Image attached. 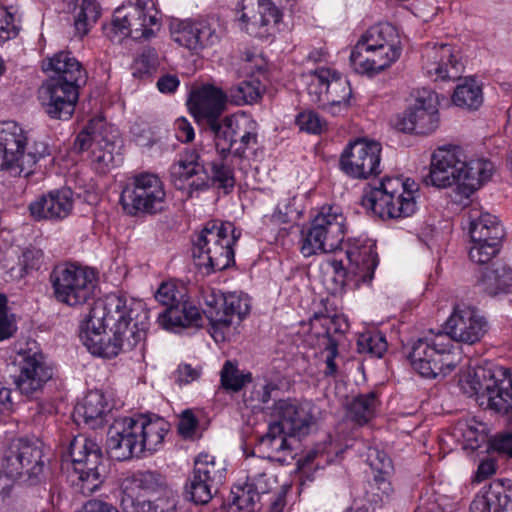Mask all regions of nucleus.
Segmentation results:
<instances>
[{
  "label": "nucleus",
  "mask_w": 512,
  "mask_h": 512,
  "mask_svg": "<svg viewBox=\"0 0 512 512\" xmlns=\"http://www.w3.org/2000/svg\"><path fill=\"white\" fill-rule=\"evenodd\" d=\"M142 312L138 305L127 308L116 294L96 300L80 325V339L88 351L103 358H113L139 346L143 337L142 327L123 338L124 317Z\"/></svg>",
  "instance_id": "f257e3e1"
},
{
  "label": "nucleus",
  "mask_w": 512,
  "mask_h": 512,
  "mask_svg": "<svg viewBox=\"0 0 512 512\" xmlns=\"http://www.w3.org/2000/svg\"><path fill=\"white\" fill-rule=\"evenodd\" d=\"M493 169L488 160L467 161L460 147L443 145L432 153L430 169L423 180L426 185L438 188L456 185L457 192L468 198L492 176Z\"/></svg>",
  "instance_id": "f03ea898"
},
{
  "label": "nucleus",
  "mask_w": 512,
  "mask_h": 512,
  "mask_svg": "<svg viewBox=\"0 0 512 512\" xmlns=\"http://www.w3.org/2000/svg\"><path fill=\"white\" fill-rule=\"evenodd\" d=\"M168 432L167 422L156 415L138 414L114 421L108 431L107 451L112 459L125 461L144 452H155Z\"/></svg>",
  "instance_id": "7ed1b4c3"
},
{
  "label": "nucleus",
  "mask_w": 512,
  "mask_h": 512,
  "mask_svg": "<svg viewBox=\"0 0 512 512\" xmlns=\"http://www.w3.org/2000/svg\"><path fill=\"white\" fill-rule=\"evenodd\" d=\"M170 174L175 186L182 189L186 182L189 187L200 190L211 182L225 193L235 186L234 171L225 158L213 160L209 169L196 149H186L171 166Z\"/></svg>",
  "instance_id": "20e7f679"
},
{
  "label": "nucleus",
  "mask_w": 512,
  "mask_h": 512,
  "mask_svg": "<svg viewBox=\"0 0 512 512\" xmlns=\"http://www.w3.org/2000/svg\"><path fill=\"white\" fill-rule=\"evenodd\" d=\"M417 193L414 181L386 177L378 186L364 189L362 205L381 219L406 218L417 209Z\"/></svg>",
  "instance_id": "39448f33"
},
{
  "label": "nucleus",
  "mask_w": 512,
  "mask_h": 512,
  "mask_svg": "<svg viewBox=\"0 0 512 512\" xmlns=\"http://www.w3.org/2000/svg\"><path fill=\"white\" fill-rule=\"evenodd\" d=\"M240 234L230 222L209 221L194 241L192 255L196 266L206 273L228 268L234 263L233 245Z\"/></svg>",
  "instance_id": "423d86ee"
},
{
  "label": "nucleus",
  "mask_w": 512,
  "mask_h": 512,
  "mask_svg": "<svg viewBox=\"0 0 512 512\" xmlns=\"http://www.w3.org/2000/svg\"><path fill=\"white\" fill-rule=\"evenodd\" d=\"M27 132L15 121L0 122V170L28 177L41 158L50 155L49 146L35 141L26 152Z\"/></svg>",
  "instance_id": "0eeeda50"
},
{
  "label": "nucleus",
  "mask_w": 512,
  "mask_h": 512,
  "mask_svg": "<svg viewBox=\"0 0 512 512\" xmlns=\"http://www.w3.org/2000/svg\"><path fill=\"white\" fill-rule=\"evenodd\" d=\"M73 463L70 480L76 491L89 496L103 484L108 470L99 444L84 435H77L69 443Z\"/></svg>",
  "instance_id": "6e6552de"
},
{
  "label": "nucleus",
  "mask_w": 512,
  "mask_h": 512,
  "mask_svg": "<svg viewBox=\"0 0 512 512\" xmlns=\"http://www.w3.org/2000/svg\"><path fill=\"white\" fill-rule=\"evenodd\" d=\"M452 347L446 334L430 331L411 342L408 359L413 369L424 378L445 377L458 363L457 355L451 351Z\"/></svg>",
  "instance_id": "1a4fd4ad"
},
{
  "label": "nucleus",
  "mask_w": 512,
  "mask_h": 512,
  "mask_svg": "<svg viewBox=\"0 0 512 512\" xmlns=\"http://www.w3.org/2000/svg\"><path fill=\"white\" fill-rule=\"evenodd\" d=\"M120 203L131 216L161 213L166 206V191L161 178L154 173L133 175L121 192Z\"/></svg>",
  "instance_id": "9d476101"
},
{
  "label": "nucleus",
  "mask_w": 512,
  "mask_h": 512,
  "mask_svg": "<svg viewBox=\"0 0 512 512\" xmlns=\"http://www.w3.org/2000/svg\"><path fill=\"white\" fill-rule=\"evenodd\" d=\"M346 233V217L336 206H323L313 219L301 244V253L310 257L340 248Z\"/></svg>",
  "instance_id": "9b49d317"
},
{
  "label": "nucleus",
  "mask_w": 512,
  "mask_h": 512,
  "mask_svg": "<svg viewBox=\"0 0 512 512\" xmlns=\"http://www.w3.org/2000/svg\"><path fill=\"white\" fill-rule=\"evenodd\" d=\"M49 281L56 300L68 306L85 303L92 297L96 286L92 270L67 263L56 265Z\"/></svg>",
  "instance_id": "f8f14e48"
},
{
  "label": "nucleus",
  "mask_w": 512,
  "mask_h": 512,
  "mask_svg": "<svg viewBox=\"0 0 512 512\" xmlns=\"http://www.w3.org/2000/svg\"><path fill=\"white\" fill-rule=\"evenodd\" d=\"M211 134L221 155L233 150L235 155L241 157L246 149L257 145L258 124L246 113L233 114L222 118Z\"/></svg>",
  "instance_id": "ddd939ff"
},
{
  "label": "nucleus",
  "mask_w": 512,
  "mask_h": 512,
  "mask_svg": "<svg viewBox=\"0 0 512 512\" xmlns=\"http://www.w3.org/2000/svg\"><path fill=\"white\" fill-rule=\"evenodd\" d=\"M118 137V131L104 121L91 120L76 136L72 149L75 153L92 149V162L96 169L104 172L113 165Z\"/></svg>",
  "instance_id": "4468645a"
},
{
  "label": "nucleus",
  "mask_w": 512,
  "mask_h": 512,
  "mask_svg": "<svg viewBox=\"0 0 512 512\" xmlns=\"http://www.w3.org/2000/svg\"><path fill=\"white\" fill-rule=\"evenodd\" d=\"M308 92L313 102L333 115L347 109L352 95L349 81L327 68L314 71Z\"/></svg>",
  "instance_id": "2eb2a0df"
},
{
  "label": "nucleus",
  "mask_w": 512,
  "mask_h": 512,
  "mask_svg": "<svg viewBox=\"0 0 512 512\" xmlns=\"http://www.w3.org/2000/svg\"><path fill=\"white\" fill-rule=\"evenodd\" d=\"M42 456L41 446L37 442L25 438L16 439L5 454V474L11 479L26 476L31 484H35L44 469Z\"/></svg>",
  "instance_id": "dca6fc26"
},
{
  "label": "nucleus",
  "mask_w": 512,
  "mask_h": 512,
  "mask_svg": "<svg viewBox=\"0 0 512 512\" xmlns=\"http://www.w3.org/2000/svg\"><path fill=\"white\" fill-rule=\"evenodd\" d=\"M381 144L376 141L357 139L343 151L340 167L355 179H367L381 173Z\"/></svg>",
  "instance_id": "f3484780"
},
{
  "label": "nucleus",
  "mask_w": 512,
  "mask_h": 512,
  "mask_svg": "<svg viewBox=\"0 0 512 512\" xmlns=\"http://www.w3.org/2000/svg\"><path fill=\"white\" fill-rule=\"evenodd\" d=\"M171 36L180 46L198 52L219 43L222 27L214 16L185 20L172 25Z\"/></svg>",
  "instance_id": "a211bd4d"
},
{
  "label": "nucleus",
  "mask_w": 512,
  "mask_h": 512,
  "mask_svg": "<svg viewBox=\"0 0 512 512\" xmlns=\"http://www.w3.org/2000/svg\"><path fill=\"white\" fill-rule=\"evenodd\" d=\"M349 260V269L345 270L342 261L329 260L327 266L331 272L338 276L340 286L359 287L361 283H368L374 276L377 266V253L372 246L352 247L346 252Z\"/></svg>",
  "instance_id": "6ab92c4d"
},
{
  "label": "nucleus",
  "mask_w": 512,
  "mask_h": 512,
  "mask_svg": "<svg viewBox=\"0 0 512 512\" xmlns=\"http://www.w3.org/2000/svg\"><path fill=\"white\" fill-rule=\"evenodd\" d=\"M437 95L429 90L418 91L414 104L395 122L397 130L405 133L429 134L438 125Z\"/></svg>",
  "instance_id": "aec40b11"
},
{
  "label": "nucleus",
  "mask_w": 512,
  "mask_h": 512,
  "mask_svg": "<svg viewBox=\"0 0 512 512\" xmlns=\"http://www.w3.org/2000/svg\"><path fill=\"white\" fill-rule=\"evenodd\" d=\"M488 322L479 311L466 304H458L445 322V332L450 342L456 341L473 345L488 331Z\"/></svg>",
  "instance_id": "412c9836"
},
{
  "label": "nucleus",
  "mask_w": 512,
  "mask_h": 512,
  "mask_svg": "<svg viewBox=\"0 0 512 512\" xmlns=\"http://www.w3.org/2000/svg\"><path fill=\"white\" fill-rule=\"evenodd\" d=\"M103 31L113 42H121L129 35L134 38H149L154 34L151 28H147V15L145 7L140 5V0L131 1L127 6L117 8L111 22L103 26Z\"/></svg>",
  "instance_id": "4be33fe9"
},
{
  "label": "nucleus",
  "mask_w": 512,
  "mask_h": 512,
  "mask_svg": "<svg viewBox=\"0 0 512 512\" xmlns=\"http://www.w3.org/2000/svg\"><path fill=\"white\" fill-rule=\"evenodd\" d=\"M228 95L214 85H203L190 93L189 109L196 122L211 132L222 120Z\"/></svg>",
  "instance_id": "5701e85b"
},
{
  "label": "nucleus",
  "mask_w": 512,
  "mask_h": 512,
  "mask_svg": "<svg viewBox=\"0 0 512 512\" xmlns=\"http://www.w3.org/2000/svg\"><path fill=\"white\" fill-rule=\"evenodd\" d=\"M269 409L272 422L293 437L306 436L315 424L312 406L309 403L300 404L289 398L280 399Z\"/></svg>",
  "instance_id": "b1692460"
},
{
  "label": "nucleus",
  "mask_w": 512,
  "mask_h": 512,
  "mask_svg": "<svg viewBox=\"0 0 512 512\" xmlns=\"http://www.w3.org/2000/svg\"><path fill=\"white\" fill-rule=\"evenodd\" d=\"M81 86L59 79H48L39 91L46 114L53 119H69L74 113Z\"/></svg>",
  "instance_id": "393cba45"
},
{
  "label": "nucleus",
  "mask_w": 512,
  "mask_h": 512,
  "mask_svg": "<svg viewBox=\"0 0 512 512\" xmlns=\"http://www.w3.org/2000/svg\"><path fill=\"white\" fill-rule=\"evenodd\" d=\"M166 486L164 477L155 471H138L125 479L121 506L124 512H156L151 501L135 499L132 492L139 489L145 493H157Z\"/></svg>",
  "instance_id": "a878e982"
},
{
  "label": "nucleus",
  "mask_w": 512,
  "mask_h": 512,
  "mask_svg": "<svg viewBox=\"0 0 512 512\" xmlns=\"http://www.w3.org/2000/svg\"><path fill=\"white\" fill-rule=\"evenodd\" d=\"M20 373L16 378L17 388L22 394L32 395L52 378V369L46 365L41 352L29 348L18 352Z\"/></svg>",
  "instance_id": "bb28decb"
},
{
  "label": "nucleus",
  "mask_w": 512,
  "mask_h": 512,
  "mask_svg": "<svg viewBox=\"0 0 512 512\" xmlns=\"http://www.w3.org/2000/svg\"><path fill=\"white\" fill-rule=\"evenodd\" d=\"M282 19V12L271 0H258L256 9L242 11L240 21L251 36L268 38L275 34Z\"/></svg>",
  "instance_id": "cd10ccee"
},
{
  "label": "nucleus",
  "mask_w": 512,
  "mask_h": 512,
  "mask_svg": "<svg viewBox=\"0 0 512 512\" xmlns=\"http://www.w3.org/2000/svg\"><path fill=\"white\" fill-rule=\"evenodd\" d=\"M425 69L435 80H457L463 72L458 54L447 44L433 45L426 49Z\"/></svg>",
  "instance_id": "c85d7f7f"
},
{
  "label": "nucleus",
  "mask_w": 512,
  "mask_h": 512,
  "mask_svg": "<svg viewBox=\"0 0 512 512\" xmlns=\"http://www.w3.org/2000/svg\"><path fill=\"white\" fill-rule=\"evenodd\" d=\"M71 189L50 191L29 205L31 216L35 220H61L67 217L73 206Z\"/></svg>",
  "instance_id": "c756f323"
},
{
  "label": "nucleus",
  "mask_w": 512,
  "mask_h": 512,
  "mask_svg": "<svg viewBox=\"0 0 512 512\" xmlns=\"http://www.w3.org/2000/svg\"><path fill=\"white\" fill-rule=\"evenodd\" d=\"M470 512H512V483L492 482L474 498Z\"/></svg>",
  "instance_id": "7c9ffc66"
},
{
  "label": "nucleus",
  "mask_w": 512,
  "mask_h": 512,
  "mask_svg": "<svg viewBox=\"0 0 512 512\" xmlns=\"http://www.w3.org/2000/svg\"><path fill=\"white\" fill-rule=\"evenodd\" d=\"M290 436L279 425L271 422L268 431L263 435L256 449L263 455L259 458L274 460L280 463H288L294 458V451Z\"/></svg>",
  "instance_id": "2f4dec72"
},
{
  "label": "nucleus",
  "mask_w": 512,
  "mask_h": 512,
  "mask_svg": "<svg viewBox=\"0 0 512 512\" xmlns=\"http://www.w3.org/2000/svg\"><path fill=\"white\" fill-rule=\"evenodd\" d=\"M43 70L53 73L49 79H59L78 85L86 83V71L71 52L61 51L43 62Z\"/></svg>",
  "instance_id": "473e14b6"
},
{
  "label": "nucleus",
  "mask_w": 512,
  "mask_h": 512,
  "mask_svg": "<svg viewBox=\"0 0 512 512\" xmlns=\"http://www.w3.org/2000/svg\"><path fill=\"white\" fill-rule=\"evenodd\" d=\"M380 39L375 46V61L373 74L388 68L400 56L401 41L397 29L390 24L377 25Z\"/></svg>",
  "instance_id": "72a5a7b5"
},
{
  "label": "nucleus",
  "mask_w": 512,
  "mask_h": 512,
  "mask_svg": "<svg viewBox=\"0 0 512 512\" xmlns=\"http://www.w3.org/2000/svg\"><path fill=\"white\" fill-rule=\"evenodd\" d=\"M381 40L377 25L369 28L357 42L350 55V63L357 73L373 75L375 46Z\"/></svg>",
  "instance_id": "f704fd0d"
},
{
  "label": "nucleus",
  "mask_w": 512,
  "mask_h": 512,
  "mask_svg": "<svg viewBox=\"0 0 512 512\" xmlns=\"http://www.w3.org/2000/svg\"><path fill=\"white\" fill-rule=\"evenodd\" d=\"M500 366H477L464 371L459 378V386L464 394L486 396L494 383L496 368Z\"/></svg>",
  "instance_id": "c9c22d12"
},
{
  "label": "nucleus",
  "mask_w": 512,
  "mask_h": 512,
  "mask_svg": "<svg viewBox=\"0 0 512 512\" xmlns=\"http://www.w3.org/2000/svg\"><path fill=\"white\" fill-rule=\"evenodd\" d=\"M200 321L201 313L199 309L187 301H177L158 316L160 326L166 330L199 326Z\"/></svg>",
  "instance_id": "e433bc0d"
},
{
  "label": "nucleus",
  "mask_w": 512,
  "mask_h": 512,
  "mask_svg": "<svg viewBox=\"0 0 512 512\" xmlns=\"http://www.w3.org/2000/svg\"><path fill=\"white\" fill-rule=\"evenodd\" d=\"M495 373L494 384L487 395L488 405L492 410L505 414L512 410V370L500 366Z\"/></svg>",
  "instance_id": "4c0bfd02"
},
{
  "label": "nucleus",
  "mask_w": 512,
  "mask_h": 512,
  "mask_svg": "<svg viewBox=\"0 0 512 512\" xmlns=\"http://www.w3.org/2000/svg\"><path fill=\"white\" fill-rule=\"evenodd\" d=\"M469 233L472 241H501L504 230L497 217L477 209L468 212Z\"/></svg>",
  "instance_id": "58836bf2"
},
{
  "label": "nucleus",
  "mask_w": 512,
  "mask_h": 512,
  "mask_svg": "<svg viewBox=\"0 0 512 512\" xmlns=\"http://www.w3.org/2000/svg\"><path fill=\"white\" fill-rule=\"evenodd\" d=\"M250 311V301L247 295L237 293H229L224 296L220 316L225 322H217L214 331L211 335L217 339L219 332L224 328H229L236 318L240 322Z\"/></svg>",
  "instance_id": "ea45409f"
},
{
  "label": "nucleus",
  "mask_w": 512,
  "mask_h": 512,
  "mask_svg": "<svg viewBox=\"0 0 512 512\" xmlns=\"http://www.w3.org/2000/svg\"><path fill=\"white\" fill-rule=\"evenodd\" d=\"M108 411V403L104 394L99 390L89 391L83 401L75 407V417L85 424L95 428L102 423V418Z\"/></svg>",
  "instance_id": "a19ab883"
},
{
  "label": "nucleus",
  "mask_w": 512,
  "mask_h": 512,
  "mask_svg": "<svg viewBox=\"0 0 512 512\" xmlns=\"http://www.w3.org/2000/svg\"><path fill=\"white\" fill-rule=\"evenodd\" d=\"M478 286L490 296L507 293L512 287V268L507 264H496L492 268H485Z\"/></svg>",
  "instance_id": "79ce46f5"
},
{
  "label": "nucleus",
  "mask_w": 512,
  "mask_h": 512,
  "mask_svg": "<svg viewBox=\"0 0 512 512\" xmlns=\"http://www.w3.org/2000/svg\"><path fill=\"white\" fill-rule=\"evenodd\" d=\"M98 0H78L74 10V27L76 34L83 37L89 33L101 16Z\"/></svg>",
  "instance_id": "37998d69"
},
{
  "label": "nucleus",
  "mask_w": 512,
  "mask_h": 512,
  "mask_svg": "<svg viewBox=\"0 0 512 512\" xmlns=\"http://www.w3.org/2000/svg\"><path fill=\"white\" fill-rule=\"evenodd\" d=\"M247 478L246 482L253 488L254 492L261 495L269 493L272 489L275 479L267 476L266 470L268 463L264 458H249L246 462Z\"/></svg>",
  "instance_id": "c03bdc74"
},
{
  "label": "nucleus",
  "mask_w": 512,
  "mask_h": 512,
  "mask_svg": "<svg viewBox=\"0 0 512 512\" xmlns=\"http://www.w3.org/2000/svg\"><path fill=\"white\" fill-rule=\"evenodd\" d=\"M118 298L121 300V302H123L125 304V306L127 308H131V307H134V305H138L140 306V308L142 309V312L140 313H136V312H133V313H129L130 315H126L124 317V321H123V330H127L124 334H123V338H130V334L131 332H137L141 329V327L143 328L142 329V332H143V337L141 338V343L139 345L143 346V342L146 338V334H147V330L149 328V315H148V311L145 307V304L142 302V301H137V300H134V299H127L125 297H122V296H119L118 295Z\"/></svg>",
  "instance_id": "a18cd8bd"
},
{
  "label": "nucleus",
  "mask_w": 512,
  "mask_h": 512,
  "mask_svg": "<svg viewBox=\"0 0 512 512\" xmlns=\"http://www.w3.org/2000/svg\"><path fill=\"white\" fill-rule=\"evenodd\" d=\"M452 100L459 107L478 109L483 102L482 89L474 79L466 78L456 86Z\"/></svg>",
  "instance_id": "49530a36"
},
{
  "label": "nucleus",
  "mask_w": 512,
  "mask_h": 512,
  "mask_svg": "<svg viewBox=\"0 0 512 512\" xmlns=\"http://www.w3.org/2000/svg\"><path fill=\"white\" fill-rule=\"evenodd\" d=\"M377 398L375 393L359 395L348 405V417L359 425L366 424L375 414Z\"/></svg>",
  "instance_id": "de8ad7c7"
},
{
  "label": "nucleus",
  "mask_w": 512,
  "mask_h": 512,
  "mask_svg": "<svg viewBox=\"0 0 512 512\" xmlns=\"http://www.w3.org/2000/svg\"><path fill=\"white\" fill-rule=\"evenodd\" d=\"M193 472L210 484H214L218 487L223 483L226 469L221 462L215 460L214 456L200 454L194 462Z\"/></svg>",
  "instance_id": "09e8293b"
},
{
  "label": "nucleus",
  "mask_w": 512,
  "mask_h": 512,
  "mask_svg": "<svg viewBox=\"0 0 512 512\" xmlns=\"http://www.w3.org/2000/svg\"><path fill=\"white\" fill-rule=\"evenodd\" d=\"M226 93L230 102L235 105L252 104L261 97V84L257 79L244 80L232 86Z\"/></svg>",
  "instance_id": "8fccbe9b"
},
{
  "label": "nucleus",
  "mask_w": 512,
  "mask_h": 512,
  "mask_svg": "<svg viewBox=\"0 0 512 512\" xmlns=\"http://www.w3.org/2000/svg\"><path fill=\"white\" fill-rule=\"evenodd\" d=\"M294 201V197H287L279 201L273 213L263 216L264 225L274 229L299 218L300 212L294 207Z\"/></svg>",
  "instance_id": "3c124183"
},
{
  "label": "nucleus",
  "mask_w": 512,
  "mask_h": 512,
  "mask_svg": "<svg viewBox=\"0 0 512 512\" xmlns=\"http://www.w3.org/2000/svg\"><path fill=\"white\" fill-rule=\"evenodd\" d=\"M220 380L225 390L239 392L247 383L252 382V374L240 371L236 363L228 360L221 369Z\"/></svg>",
  "instance_id": "603ef678"
},
{
  "label": "nucleus",
  "mask_w": 512,
  "mask_h": 512,
  "mask_svg": "<svg viewBox=\"0 0 512 512\" xmlns=\"http://www.w3.org/2000/svg\"><path fill=\"white\" fill-rule=\"evenodd\" d=\"M213 489L216 491L217 486L210 484L195 472L185 486L187 498L197 505L207 504L212 499Z\"/></svg>",
  "instance_id": "864d4df0"
},
{
  "label": "nucleus",
  "mask_w": 512,
  "mask_h": 512,
  "mask_svg": "<svg viewBox=\"0 0 512 512\" xmlns=\"http://www.w3.org/2000/svg\"><path fill=\"white\" fill-rule=\"evenodd\" d=\"M233 496L232 503L239 510L244 512H257L260 510L261 497L254 492L253 488L245 482L242 486H234L231 490Z\"/></svg>",
  "instance_id": "5fc2aeb1"
},
{
  "label": "nucleus",
  "mask_w": 512,
  "mask_h": 512,
  "mask_svg": "<svg viewBox=\"0 0 512 512\" xmlns=\"http://www.w3.org/2000/svg\"><path fill=\"white\" fill-rule=\"evenodd\" d=\"M224 294L214 288H206L202 291V298L204 301L203 313L210 322L212 331L215 330L217 322H225L220 316V310L222 308V302L224 300Z\"/></svg>",
  "instance_id": "6e6d98bb"
},
{
  "label": "nucleus",
  "mask_w": 512,
  "mask_h": 512,
  "mask_svg": "<svg viewBox=\"0 0 512 512\" xmlns=\"http://www.w3.org/2000/svg\"><path fill=\"white\" fill-rule=\"evenodd\" d=\"M387 349L384 336L378 332H365L357 339V350L360 354L380 358Z\"/></svg>",
  "instance_id": "4d7b16f0"
},
{
  "label": "nucleus",
  "mask_w": 512,
  "mask_h": 512,
  "mask_svg": "<svg viewBox=\"0 0 512 512\" xmlns=\"http://www.w3.org/2000/svg\"><path fill=\"white\" fill-rule=\"evenodd\" d=\"M321 325L325 328L324 344L327 351L326 356V376H334L337 373V365L335 363V357L337 356V342L331 336L332 326L335 325V318L323 316L321 319Z\"/></svg>",
  "instance_id": "13d9d810"
},
{
  "label": "nucleus",
  "mask_w": 512,
  "mask_h": 512,
  "mask_svg": "<svg viewBox=\"0 0 512 512\" xmlns=\"http://www.w3.org/2000/svg\"><path fill=\"white\" fill-rule=\"evenodd\" d=\"M501 241H472L470 259L478 264L488 263L498 252Z\"/></svg>",
  "instance_id": "bf43d9fd"
},
{
  "label": "nucleus",
  "mask_w": 512,
  "mask_h": 512,
  "mask_svg": "<svg viewBox=\"0 0 512 512\" xmlns=\"http://www.w3.org/2000/svg\"><path fill=\"white\" fill-rule=\"evenodd\" d=\"M45 263V256L41 249L30 247L23 251L19 258L20 277L38 271Z\"/></svg>",
  "instance_id": "052dcab7"
},
{
  "label": "nucleus",
  "mask_w": 512,
  "mask_h": 512,
  "mask_svg": "<svg viewBox=\"0 0 512 512\" xmlns=\"http://www.w3.org/2000/svg\"><path fill=\"white\" fill-rule=\"evenodd\" d=\"M461 430L467 447L472 450L478 449L487 440L485 425L483 423L471 420L463 424Z\"/></svg>",
  "instance_id": "680f3d73"
},
{
  "label": "nucleus",
  "mask_w": 512,
  "mask_h": 512,
  "mask_svg": "<svg viewBox=\"0 0 512 512\" xmlns=\"http://www.w3.org/2000/svg\"><path fill=\"white\" fill-rule=\"evenodd\" d=\"M296 124L300 130L311 134H320L327 126L326 121L311 110L299 113L296 117Z\"/></svg>",
  "instance_id": "e2e57ef3"
},
{
  "label": "nucleus",
  "mask_w": 512,
  "mask_h": 512,
  "mask_svg": "<svg viewBox=\"0 0 512 512\" xmlns=\"http://www.w3.org/2000/svg\"><path fill=\"white\" fill-rule=\"evenodd\" d=\"M275 390H277V385L274 382L267 379H258L247 401L253 404H265L271 399V394Z\"/></svg>",
  "instance_id": "0e129e2a"
},
{
  "label": "nucleus",
  "mask_w": 512,
  "mask_h": 512,
  "mask_svg": "<svg viewBox=\"0 0 512 512\" xmlns=\"http://www.w3.org/2000/svg\"><path fill=\"white\" fill-rule=\"evenodd\" d=\"M367 462L370 467L379 473L387 474L392 469V462L389 456L378 448H369Z\"/></svg>",
  "instance_id": "69168bd1"
},
{
  "label": "nucleus",
  "mask_w": 512,
  "mask_h": 512,
  "mask_svg": "<svg viewBox=\"0 0 512 512\" xmlns=\"http://www.w3.org/2000/svg\"><path fill=\"white\" fill-rule=\"evenodd\" d=\"M6 303V297L0 295V341L11 337L17 329L13 315L7 313Z\"/></svg>",
  "instance_id": "338daca9"
},
{
  "label": "nucleus",
  "mask_w": 512,
  "mask_h": 512,
  "mask_svg": "<svg viewBox=\"0 0 512 512\" xmlns=\"http://www.w3.org/2000/svg\"><path fill=\"white\" fill-rule=\"evenodd\" d=\"M19 27L13 14L6 9L0 11V43L6 42L18 35Z\"/></svg>",
  "instance_id": "774afa93"
}]
</instances>
